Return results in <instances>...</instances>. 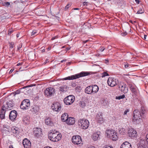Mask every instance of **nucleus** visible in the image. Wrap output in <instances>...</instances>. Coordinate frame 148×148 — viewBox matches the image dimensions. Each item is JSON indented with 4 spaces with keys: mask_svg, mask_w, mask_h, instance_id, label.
Instances as JSON below:
<instances>
[{
    "mask_svg": "<svg viewBox=\"0 0 148 148\" xmlns=\"http://www.w3.org/2000/svg\"><path fill=\"white\" fill-rule=\"evenodd\" d=\"M90 74L89 72L82 71L79 73L68 76L63 79V80H71L76 79L80 77L88 76Z\"/></svg>",
    "mask_w": 148,
    "mask_h": 148,
    "instance_id": "nucleus-1",
    "label": "nucleus"
},
{
    "mask_svg": "<svg viewBox=\"0 0 148 148\" xmlns=\"http://www.w3.org/2000/svg\"><path fill=\"white\" fill-rule=\"evenodd\" d=\"M48 138L51 141L57 142L61 139L62 135L58 132L52 131L49 134Z\"/></svg>",
    "mask_w": 148,
    "mask_h": 148,
    "instance_id": "nucleus-2",
    "label": "nucleus"
},
{
    "mask_svg": "<svg viewBox=\"0 0 148 148\" xmlns=\"http://www.w3.org/2000/svg\"><path fill=\"white\" fill-rule=\"evenodd\" d=\"M142 115L138 110H136L134 111L133 117V121L136 123H139L142 121L141 117Z\"/></svg>",
    "mask_w": 148,
    "mask_h": 148,
    "instance_id": "nucleus-3",
    "label": "nucleus"
},
{
    "mask_svg": "<svg viewBox=\"0 0 148 148\" xmlns=\"http://www.w3.org/2000/svg\"><path fill=\"white\" fill-rule=\"evenodd\" d=\"M106 134L107 136L114 141H116L118 139V137L117 132L112 129H108L106 131Z\"/></svg>",
    "mask_w": 148,
    "mask_h": 148,
    "instance_id": "nucleus-4",
    "label": "nucleus"
},
{
    "mask_svg": "<svg viewBox=\"0 0 148 148\" xmlns=\"http://www.w3.org/2000/svg\"><path fill=\"white\" fill-rule=\"evenodd\" d=\"M78 124L81 128L86 130L89 127V123L88 120L83 119H80L78 120Z\"/></svg>",
    "mask_w": 148,
    "mask_h": 148,
    "instance_id": "nucleus-5",
    "label": "nucleus"
},
{
    "mask_svg": "<svg viewBox=\"0 0 148 148\" xmlns=\"http://www.w3.org/2000/svg\"><path fill=\"white\" fill-rule=\"evenodd\" d=\"M30 106V102L29 100L26 99L23 100L20 106V108L23 110L28 109Z\"/></svg>",
    "mask_w": 148,
    "mask_h": 148,
    "instance_id": "nucleus-6",
    "label": "nucleus"
},
{
    "mask_svg": "<svg viewBox=\"0 0 148 148\" xmlns=\"http://www.w3.org/2000/svg\"><path fill=\"white\" fill-rule=\"evenodd\" d=\"M75 100V97L72 95H70L65 97L64 100V103L66 105L71 104Z\"/></svg>",
    "mask_w": 148,
    "mask_h": 148,
    "instance_id": "nucleus-7",
    "label": "nucleus"
},
{
    "mask_svg": "<svg viewBox=\"0 0 148 148\" xmlns=\"http://www.w3.org/2000/svg\"><path fill=\"white\" fill-rule=\"evenodd\" d=\"M118 85L119 90L122 92L125 93L128 91V88L126 84L124 82H120Z\"/></svg>",
    "mask_w": 148,
    "mask_h": 148,
    "instance_id": "nucleus-8",
    "label": "nucleus"
},
{
    "mask_svg": "<svg viewBox=\"0 0 148 148\" xmlns=\"http://www.w3.org/2000/svg\"><path fill=\"white\" fill-rule=\"evenodd\" d=\"M55 91V89L52 87L47 88L45 90L44 95L46 96L50 97L54 93Z\"/></svg>",
    "mask_w": 148,
    "mask_h": 148,
    "instance_id": "nucleus-9",
    "label": "nucleus"
},
{
    "mask_svg": "<svg viewBox=\"0 0 148 148\" xmlns=\"http://www.w3.org/2000/svg\"><path fill=\"white\" fill-rule=\"evenodd\" d=\"M82 140L81 137L78 135L74 136L72 138V143L75 145L80 144L82 142Z\"/></svg>",
    "mask_w": 148,
    "mask_h": 148,
    "instance_id": "nucleus-10",
    "label": "nucleus"
},
{
    "mask_svg": "<svg viewBox=\"0 0 148 148\" xmlns=\"http://www.w3.org/2000/svg\"><path fill=\"white\" fill-rule=\"evenodd\" d=\"M53 110L55 111L59 112L61 110L62 107L60 103L58 102H55L51 106Z\"/></svg>",
    "mask_w": 148,
    "mask_h": 148,
    "instance_id": "nucleus-11",
    "label": "nucleus"
},
{
    "mask_svg": "<svg viewBox=\"0 0 148 148\" xmlns=\"http://www.w3.org/2000/svg\"><path fill=\"white\" fill-rule=\"evenodd\" d=\"M128 136L132 138L136 137L137 136V132L133 128H129L128 129Z\"/></svg>",
    "mask_w": 148,
    "mask_h": 148,
    "instance_id": "nucleus-12",
    "label": "nucleus"
},
{
    "mask_svg": "<svg viewBox=\"0 0 148 148\" xmlns=\"http://www.w3.org/2000/svg\"><path fill=\"white\" fill-rule=\"evenodd\" d=\"M116 79L114 78L110 77L108 78V85L112 87L115 86L117 84Z\"/></svg>",
    "mask_w": 148,
    "mask_h": 148,
    "instance_id": "nucleus-13",
    "label": "nucleus"
},
{
    "mask_svg": "<svg viewBox=\"0 0 148 148\" xmlns=\"http://www.w3.org/2000/svg\"><path fill=\"white\" fill-rule=\"evenodd\" d=\"M95 119L99 123H103L104 122V119L102 117V113L100 112L97 113Z\"/></svg>",
    "mask_w": 148,
    "mask_h": 148,
    "instance_id": "nucleus-14",
    "label": "nucleus"
},
{
    "mask_svg": "<svg viewBox=\"0 0 148 148\" xmlns=\"http://www.w3.org/2000/svg\"><path fill=\"white\" fill-rule=\"evenodd\" d=\"M40 128H35L34 129L33 134L34 136L38 137L41 135L42 131Z\"/></svg>",
    "mask_w": 148,
    "mask_h": 148,
    "instance_id": "nucleus-15",
    "label": "nucleus"
},
{
    "mask_svg": "<svg viewBox=\"0 0 148 148\" xmlns=\"http://www.w3.org/2000/svg\"><path fill=\"white\" fill-rule=\"evenodd\" d=\"M17 115V113L15 110H13L11 111L10 112L9 118L12 121H13L16 118Z\"/></svg>",
    "mask_w": 148,
    "mask_h": 148,
    "instance_id": "nucleus-16",
    "label": "nucleus"
},
{
    "mask_svg": "<svg viewBox=\"0 0 148 148\" xmlns=\"http://www.w3.org/2000/svg\"><path fill=\"white\" fill-rule=\"evenodd\" d=\"M101 133L99 131L94 132L92 135V138L94 141H97L100 138V136Z\"/></svg>",
    "mask_w": 148,
    "mask_h": 148,
    "instance_id": "nucleus-17",
    "label": "nucleus"
},
{
    "mask_svg": "<svg viewBox=\"0 0 148 148\" xmlns=\"http://www.w3.org/2000/svg\"><path fill=\"white\" fill-rule=\"evenodd\" d=\"M23 144L25 148H30L31 147V142L27 138L24 139L23 141Z\"/></svg>",
    "mask_w": 148,
    "mask_h": 148,
    "instance_id": "nucleus-18",
    "label": "nucleus"
},
{
    "mask_svg": "<svg viewBox=\"0 0 148 148\" xmlns=\"http://www.w3.org/2000/svg\"><path fill=\"white\" fill-rule=\"evenodd\" d=\"M120 148H132V147L130 143L126 141L122 144Z\"/></svg>",
    "mask_w": 148,
    "mask_h": 148,
    "instance_id": "nucleus-19",
    "label": "nucleus"
},
{
    "mask_svg": "<svg viewBox=\"0 0 148 148\" xmlns=\"http://www.w3.org/2000/svg\"><path fill=\"white\" fill-rule=\"evenodd\" d=\"M67 124L69 125H73L75 123V120L74 118L70 117L67 119L66 121Z\"/></svg>",
    "mask_w": 148,
    "mask_h": 148,
    "instance_id": "nucleus-20",
    "label": "nucleus"
},
{
    "mask_svg": "<svg viewBox=\"0 0 148 148\" xmlns=\"http://www.w3.org/2000/svg\"><path fill=\"white\" fill-rule=\"evenodd\" d=\"M91 86L92 94L96 93L99 90L98 86L96 85Z\"/></svg>",
    "mask_w": 148,
    "mask_h": 148,
    "instance_id": "nucleus-21",
    "label": "nucleus"
},
{
    "mask_svg": "<svg viewBox=\"0 0 148 148\" xmlns=\"http://www.w3.org/2000/svg\"><path fill=\"white\" fill-rule=\"evenodd\" d=\"M91 86H88L87 87L85 90L86 93L88 94H92Z\"/></svg>",
    "mask_w": 148,
    "mask_h": 148,
    "instance_id": "nucleus-22",
    "label": "nucleus"
},
{
    "mask_svg": "<svg viewBox=\"0 0 148 148\" xmlns=\"http://www.w3.org/2000/svg\"><path fill=\"white\" fill-rule=\"evenodd\" d=\"M5 108L3 107L2 108L1 110L0 114V117L1 119H3L5 117Z\"/></svg>",
    "mask_w": 148,
    "mask_h": 148,
    "instance_id": "nucleus-23",
    "label": "nucleus"
},
{
    "mask_svg": "<svg viewBox=\"0 0 148 148\" xmlns=\"http://www.w3.org/2000/svg\"><path fill=\"white\" fill-rule=\"evenodd\" d=\"M68 115L67 114L64 113L61 116V120L63 122L66 121L68 118Z\"/></svg>",
    "mask_w": 148,
    "mask_h": 148,
    "instance_id": "nucleus-24",
    "label": "nucleus"
},
{
    "mask_svg": "<svg viewBox=\"0 0 148 148\" xmlns=\"http://www.w3.org/2000/svg\"><path fill=\"white\" fill-rule=\"evenodd\" d=\"M45 123L47 125H52L53 124V122L51 121L50 118H46L45 120Z\"/></svg>",
    "mask_w": 148,
    "mask_h": 148,
    "instance_id": "nucleus-25",
    "label": "nucleus"
},
{
    "mask_svg": "<svg viewBox=\"0 0 148 148\" xmlns=\"http://www.w3.org/2000/svg\"><path fill=\"white\" fill-rule=\"evenodd\" d=\"M13 105L12 102L11 101L8 102L7 103V106L6 107L7 108L8 110H10L11 108L13 106Z\"/></svg>",
    "mask_w": 148,
    "mask_h": 148,
    "instance_id": "nucleus-26",
    "label": "nucleus"
},
{
    "mask_svg": "<svg viewBox=\"0 0 148 148\" xmlns=\"http://www.w3.org/2000/svg\"><path fill=\"white\" fill-rule=\"evenodd\" d=\"M67 88V86L63 85L60 87L59 90L61 92H64L66 90V89Z\"/></svg>",
    "mask_w": 148,
    "mask_h": 148,
    "instance_id": "nucleus-27",
    "label": "nucleus"
},
{
    "mask_svg": "<svg viewBox=\"0 0 148 148\" xmlns=\"http://www.w3.org/2000/svg\"><path fill=\"white\" fill-rule=\"evenodd\" d=\"M130 88L131 91L132 93H135L136 92L137 89L135 86L131 85L130 86Z\"/></svg>",
    "mask_w": 148,
    "mask_h": 148,
    "instance_id": "nucleus-28",
    "label": "nucleus"
},
{
    "mask_svg": "<svg viewBox=\"0 0 148 148\" xmlns=\"http://www.w3.org/2000/svg\"><path fill=\"white\" fill-rule=\"evenodd\" d=\"M119 132L121 134H124L126 132V130L125 128L121 127L120 129Z\"/></svg>",
    "mask_w": 148,
    "mask_h": 148,
    "instance_id": "nucleus-29",
    "label": "nucleus"
},
{
    "mask_svg": "<svg viewBox=\"0 0 148 148\" xmlns=\"http://www.w3.org/2000/svg\"><path fill=\"white\" fill-rule=\"evenodd\" d=\"M144 140H145V144L148 145V134L146 135L145 138Z\"/></svg>",
    "mask_w": 148,
    "mask_h": 148,
    "instance_id": "nucleus-30",
    "label": "nucleus"
},
{
    "mask_svg": "<svg viewBox=\"0 0 148 148\" xmlns=\"http://www.w3.org/2000/svg\"><path fill=\"white\" fill-rule=\"evenodd\" d=\"M145 110L143 107H141L140 112L142 116L145 113Z\"/></svg>",
    "mask_w": 148,
    "mask_h": 148,
    "instance_id": "nucleus-31",
    "label": "nucleus"
},
{
    "mask_svg": "<svg viewBox=\"0 0 148 148\" xmlns=\"http://www.w3.org/2000/svg\"><path fill=\"white\" fill-rule=\"evenodd\" d=\"M144 10L143 8H140L139 10L136 13V14H141L144 12Z\"/></svg>",
    "mask_w": 148,
    "mask_h": 148,
    "instance_id": "nucleus-32",
    "label": "nucleus"
},
{
    "mask_svg": "<svg viewBox=\"0 0 148 148\" xmlns=\"http://www.w3.org/2000/svg\"><path fill=\"white\" fill-rule=\"evenodd\" d=\"M79 104L80 106L83 108H84L86 106V103L84 101H80Z\"/></svg>",
    "mask_w": 148,
    "mask_h": 148,
    "instance_id": "nucleus-33",
    "label": "nucleus"
},
{
    "mask_svg": "<svg viewBox=\"0 0 148 148\" xmlns=\"http://www.w3.org/2000/svg\"><path fill=\"white\" fill-rule=\"evenodd\" d=\"M125 97V96L124 95H123L118 97H116V99L120 100L121 99L124 98Z\"/></svg>",
    "mask_w": 148,
    "mask_h": 148,
    "instance_id": "nucleus-34",
    "label": "nucleus"
},
{
    "mask_svg": "<svg viewBox=\"0 0 148 148\" xmlns=\"http://www.w3.org/2000/svg\"><path fill=\"white\" fill-rule=\"evenodd\" d=\"M108 76H109L107 72H104L102 73V76L101 77H103Z\"/></svg>",
    "mask_w": 148,
    "mask_h": 148,
    "instance_id": "nucleus-35",
    "label": "nucleus"
},
{
    "mask_svg": "<svg viewBox=\"0 0 148 148\" xmlns=\"http://www.w3.org/2000/svg\"><path fill=\"white\" fill-rule=\"evenodd\" d=\"M130 111L129 109H126L124 111L123 115L124 116L127 115L128 114V113Z\"/></svg>",
    "mask_w": 148,
    "mask_h": 148,
    "instance_id": "nucleus-36",
    "label": "nucleus"
},
{
    "mask_svg": "<svg viewBox=\"0 0 148 148\" xmlns=\"http://www.w3.org/2000/svg\"><path fill=\"white\" fill-rule=\"evenodd\" d=\"M71 5L70 4H68L65 7L64 10H67L70 7Z\"/></svg>",
    "mask_w": 148,
    "mask_h": 148,
    "instance_id": "nucleus-37",
    "label": "nucleus"
},
{
    "mask_svg": "<svg viewBox=\"0 0 148 148\" xmlns=\"http://www.w3.org/2000/svg\"><path fill=\"white\" fill-rule=\"evenodd\" d=\"M3 5H6L7 6H9L10 4V3L9 2H4L3 3Z\"/></svg>",
    "mask_w": 148,
    "mask_h": 148,
    "instance_id": "nucleus-38",
    "label": "nucleus"
},
{
    "mask_svg": "<svg viewBox=\"0 0 148 148\" xmlns=\"http://www.w3.org/2000/svg\"><path fill=\"white\" fill-rule=\"evenodd\" d=\"M28 120V119L27 118L25 117V118H23V121L25 123H27L28 122L27 121Z\"/></svg>",
    "mask_w": 148,
    "mask_h": 148,
    "instance_id": "nucleus-39",
    "label": "nucleus"
},
{
    "mask_svg": "<svg viewBox=\"0 0 148 148\" xmlns=\"http://www.w3.org/2000/svg\"><path fill=\"white\" fill-rule=\"evenodd\" d=\"M37 33L36 30H34L32 32V35H35Z\"/></svg>",
    "mask_w": 148,
    "mask_h": 148,
    "instance_id": "nucleus-40",
    "label": "nucleus"
},
{
    "mask_svg": "<svg viewBox=\"0 0 148 148\" xmlns=\"http://www.w3.org/2000/svg\"><path fill=\"white\" fill-rule=\"evenodd\" d=\"M14 43L13 42H11L10 43V47L11 48H13V47Z\"/></svg>",
    "mask_w": 148,
    "mask_h": 148,
    "instance_id": "nucleus-41",
    "label": "nucleus"
},
{
    "mask_svg": "<svg viewBox=\"0 0 148 148\" xmlns=\"http://www.w3.org/2000/svg\"><path fill=\"white\" fill-rule=\"evenodd\" d=\"M125 68H128L129 66H131V65H129L127 63H126L125 64Z\"/></svg>",
    "mask_w": 148,
    "mask_h": 148,
    "instance_id": "nucleus-42",
    "label": "nucleus"
},
{
    "mask_svg": "<svg viewBox=\"0 0 148 148\" xmlns=\"http://www.w3.org/2000/svg\"><path fill=\"white\" fill-rule=\"evenodd\" d=\"M12 129V132L14 133H16V131H17V130L15 128H13Z\"/></svg>",
    "mask_w": 148,
    "mask_h": 148,
    "instance_id": "nucleus-43",
    "label": "nucleus"
},
{
    "mask_svg": "<svg viewBox=\"0 0 148 148\" xmlns=\"http://www.w3.org/2000/svg\"><path fill=\"white\" fill-rule=\"evenodd\" d=\"M12 32H13V30L12 29H9V30L8 31V34L9 35L11 34Z\"/></svg>",
    "mask_w": 148,
    "mask_h": 148,
    "instance_id": "nucleus-44",
    "label": "nucleus"
},
{
    "mask_svg": "<svg viewBox=\"0 0 148 148\" xmlns=\"http://www.w3.org/2000/svg\"><path fill=\"white\" fill-rule=\"evenodd\" d=\"M88 3L86 1H84L83 3V5L85 6L87 5Z\"/></svg>",
    "mask_w": 148,
    "mask_h": 148,
    "instance_id": "nucleus-45",
    "label": "nucleus"
},
{
    "mask_svg": "<svg viewBox=\"0 0 148 148\" xmlns=\"http://www.w3.org/2000/svg\"><path fill=\"white\" fill-rule=\"evenodd\" d=\"M104 148H113L112 146H108L107 145H106V146H105V147Z\"/></svg>",
    "mask_w": 148,
    "mask_h": 148,
    "instance_id": "nucleus-46",
    "label": "nucleus"
},
{
    "mask_svg": "<svg viewBox=\"0 0 148 148\" xmlns=\"http://www.w3.org/2000/svg\"><path fill=\"white\" fill-rule=\"evenodd\" d=\"M127 35V33L126 32H124L121 33V35L123 36H125Z\"/></svg>",
    "mask_w": 148,
    "mask_h": 148,
    "instance_id": "nucleus-47",
    "label": "nucleus"
},
{
    "mask_svg": "<svg viewBox=\"0 0 148 148\" xmlns=\"http://www.w3.org/2000/svg\"><path fill=\"white\" fill-rule=\"evenodd\" d=\"M20 91L19 90H16V91H15V93L16 94H18L20 93Z\"/></svg>",
    "mask_w": 148,
    "mask_h": 148,
    "instance_id": "nucleus-48",
    "label": "nucleus"
},
{
    "mask_svg": "<svg viewBox=\"0 0 148 148\" xmlns=\"http://www.w3.org/2000/svg\"><path fill=\"white\" fill-rule=\"evenodd\" d=\"M87 148H95V147L94 146L90 145Z\"/></svg>",
    "mask_w": 148,
    "mask_h": 148,
    "instance_id": "nucleus-49",
    "label": "nucleus"
},
{
    "mask_svg": "<svg viewBox=\"0 0 148 148\" xmlns=\"http://www.w3.org/2000/svg\"><path fill=\"white\" fill-rule=\"evenodd\" d=\"M105 49V48H104V47H102L100 49V50L101 52H102Z\"/></svg>",
    "mask_w": 148,
    "mask_h": 148,
    "instance_id": "nucleus-50",
    "label": "nucleus"
},
{
    "mask_svg": "<svg viewBox=\"0 0 148 148\" xmlns=\"http://www.w3.org/2000/svg\"><path fill=\"white\" fill-rule=\"evenodd\" d=\"M57 38H58V36H55L54 37H53L52 38H51V40H54L55 39Z\"/></svg>",
    "mask_w": 148,
    "mask_h": 148,
    "instance_id": "nucleus-51",
    "label": "nucleus"
},
{
    "mask_svg": "<svg viewBox=\"0 0 148 148\" xmlns=\"http://www.w3.org/2000/svg\"><path fill=\"white\" fill-rule=\"evenodd\" d=\"M147 36V35H144V36L143 39L145 40H146Z\"/></svg>",
    "mask_w": 148,
    "mask_h": 148,
    "instance_id": "nucleus-52",
    "label": "nucleus"
},
{
    "mask_svg": "<svg viewBox=\"0 0 148 148\" xmlns=\"http://www.w3.org/2000/svg\"><path fill=\"white\" fill-rule=\"evenodd\" d=\"M130 22L131 23H132V24H134V23H136V22L135 21H130Z\"/></svg>",
    "mask_w": 148,
    "mask_h": 148,
    "instance_id": "nucleus-53",
    "label": "nucleus"
},
{
    "mask_svg": "<svg viewBox=\"0 0 148 148\" xmlns=\"http://www.w3.org/2000/svg\"><path fill=\"white\" fill-rule=\"evenodd\" d=\"M14 70V69H11L10 71L9 72V73H12L13 71Z\"/></svg>",
    "mask_w": 148,
    "mask_h": 148,
    "instance_id": "nucleus-54",
    "label": "nucleus"
},
{
    "mask_svg": "<svg viewBox=\"0 0 148 148\" xmlns=\"http://www.w3.org/2000/svg\"><path fill=\"white\" fill-rule=\"evenodd\" d=\"M22 47V45H19V46L18 47V50H19L20 49L21 47Z\"/></svg>",
    "mask_w": 148,
    "mask_h": 148,
    "instance_id": "nucleus-55",
    "label": "nucleus"
},
{
    "mask_svg": "<svg viewBox=\"0 0 148 148\" xmlns=\"http://www.w3.org/2000/svg\"><path fill=\"white\" fill-rule=\"evenodd\" d=\"M136 2L138 4H139V0H135Z\"/></svg>",
    "mask_w": 148,
    "mask_h": 148,
    "instance_id": "nucleus-56",
    "label": "nucleus"
},
{
    "mask_svg": "<svg viewBox=\"0 0 148 148\" xmlns=\"http://www.w3.org/2000/svg\"><path fill=\"white\" fill-rule=\"evenodd\" d=\"M106 62H105V63H106V64H108V60H106Z\"/></svg>",
    "mask_w": 148,
    "mask_h": 148,
    "instance_id": "nucleus-57",
    "label": "nucleus"
},
{
    "mask_svg": "<svg viewBox=\"0 0 148 148\" xmlns=\"http://www.w3.org/2000/svg\"><path fill=\"white\" fill-rule=\"evenodd\" d=\"M89 40H86L85 41H84L83 42L84 43H86V42H87Z\"/></svg>",
    "mask_w": 148,
    "mask_h": 148,
    "instance_id": "nucleus-58",
    "label": "nucleus"
},
{
    "mask_svg": "<svg viewBox=\"0 0 148 148\" xmlns=\"http://www.w3.org/2000/svg\"><path fill=\"white\" fill-rule=\"evenodd\" d=\"M44 148H52L51 147L48 146V147H45Z\"/></svg>",
    "mask_w": 148,
    "mask_h": 148,
    "instance_id": "nucleus-59",
    "label": "nucleus"
},
{
    "mask_svg": "<svg viewBox=\"0 0 148 148\" xmlns=\"http://www.w3.org/2000/svg\"><path fill=\"white\" fill-rule=\"evenodd\" d=\"M51 49V48L50 47H48L47 49L49 51Z\"/></svg>",
    "mask_w": 148,
    "mask_h": 148,
    "instance_id": "nucleus-60",
    "label": "nucleus"
},
{
    "mask_svg": "<svg viewBox=\"0 0 148 148\" xmlns=\"http://www.w3.org/2000/svg\"><path fill=\"white\" fill-rule=\"evenodd\" d=\"M21 63H18L17 64V66H20V65H21Z\"/></svg>",
    "mask_w": 148,
    "mask_h": 148,
    "instance_id": "nucleus-61",
    "label": "nucleus"
},
{
    "mask_svg": "<svg viewBox=\"0 0 148 148\" xmlns=\"http://www.w3.org/2000/svg\"><path fill=\"white\" fill-rule=\"evenodd\" d=\"M74 10H79V8H74Z\"/></svg>",
    "mask_w": 148,
    "mask_h": 148,
    "instance_id": "nucleus-62",
    "label": "nucleus"
},
{
    "mask_svg": "<svg viewBox=\"0 0 148 148\" xmlns=\"http://www.w3.org/2000/svg\"><path fill=\"white\" fill-rule=\"evenodd\" d=\"M45 51V49H43L42 50V52H44Z\"/></svg>",
    "mask_w": 148,
    "mask_h": 148,
    "instance_id": "nucleus-63",
    "label": "nucleus"
},
{
    "mask_svg": "<svg viewBox=\"0 0 148 148\" xmlns=\"http://www.w3.org/2000/svg\"><path fill=\"white\" fill-rule=\"evenodd\" d=\"M65 61V60H62V61H61V62L62 63V62H64Z\"/></svg>",
    "mask_w": 148,
    "mask_h": 148,
    "instance_id": "nucleus-64",
    "label": "nucleus"
}]
</instances>
